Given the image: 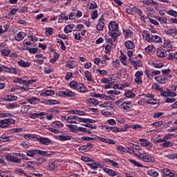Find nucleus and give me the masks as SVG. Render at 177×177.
<instances>
[{
  "instance_id": "nucleus-53",
  "label": "nucleus",
  "mask_w": 177,
  "mask_h": 177,
  "mask_svg": "<svg viewBox=\"0 0 177 177\" xmlns=\"http://www.w3.org/2000/svg\"><path fill=\"white\" fill-rule=\"evenodd\" d=\"M97 17V10H95L94 11H92L91 19L92 20H96Z\"/></svg>"
},
{
  "instance_id": "nucleus-58",
  "label": "nucleus",
  "mask_w": 177,
  "mask_h": 177,
  "mask_svg": "<svg viewBox=\"0 0 177 177\" xmlns=\"http://www.w3.org/2000/svg\"><path fill=\"white\" fill-rule=\"evenodd\" d=\"M53 71V69H52V67L48 66L47 68H45L44 73L45 74H50Z\"/></svg>"
},
{
  "instance_id": "nucleus-38",
  "label": "nucleus",
  "mask_w": 177,
  "mask_h": 177,
  "mask_svg": "<svg viewBox=\"0 0 177 177\" xmlns=\"http://www.w3.org/2000/svg\"><path fill=\"white\" fill-rule=\"evenodd\" d=\"M47 104L52 105V104H60V102L56 100H48Z\"/></svg>"
},
{
  "instance_id": "nucleus-4",
  "label": "nucleus",
  "mask_w": 177,
  "mask_h": 177,
  "mask_svg": "<svg viewBox=\"0 0 177 177\" xmlns=\"http://www.w3.org/2000/svg\"><path fill=\"white\" fill-rule=\"evenodd\" d=\"M5 157L8 161H10V162H15L17 164H20L21 162V159L15 157L10 153H6Z\"/></svg>"
},
{
  "instance_id": "nucleus-19",
  "label": "nucleus",
  "mask_w": 177,
  "mask_h": 177,
  "mask_svg": "<svg viewBox=\"0 0 177 177\" xmlns=\"http://www.w3.org/2000/svg\"><path fill=\"white\" fill-rule=\"evenodd\" d=\"M74 27H75V25H74L73 24L67 25L64 29L65 34H68V32H71V30H73Z\"/></svg>"
},
{
  "instance_id": "nucleus-6",
  "label": "nucleus",
  "mask_w": 177,
  "mask_h": 177,
  "mask_svg": "<svg viewBox=\"0 0 177 177\" xmlns=\"http://www.w3.org/2000/svg\"><path fill=\"white\" fill-rule=\"evenodd\" d=\"M3 68H6L7 73H10V74H19L20 73V69L17 68H15L13 66L8 67L3 66Z\"/></svg>"
},
{
  "instance_id": "nucleus-46",
  "label": "nucleus",
  "mask_w": 177,
  "mask_h": 177,
  "mask_svg": "<svg viewBox=\"0 0 177 177\" xmlns=\"http://www.w3.org/2000/svg\"><path fill=\"white\" fill-rule=\"evenodd\" d=\"M68 128L70 129V130L72 132H75V131H77V128H78V127L77 125H74V124H69V125H68Z\"/></svg>"
},
{
  "instance_id": "nucleus-28",
  "label": "nucleus",
  "mask_w": 177,
  "mask_h": 177,
  "mask_svg": "<svg viewBox=\"0 0 177 177\" xmlns=\"http://www.w3.org/2000/svg\"><path fill=\"white\" fill-rule=\"evenodd\" d=\"M140 142H141V146H143L145 147H149L150 146L151 143L147 141V139L142 138L140 140Z\"/></svg>"
},
{
  "instance_id": "nucleus-8",
  "label": "nucleus",
  "mask_w": 177,
  "mask_h": 177,
  "mask_svg": "<svg viewBox=\"0 0 177 177\" xmlns=\"http://www.w3.org/2000/svg\"><path fill=\"white\" fill-rule=\"evenodd\" d=\"M108 26L109 30L111 32L118 30V24L115 21H111Z\"/></svg>"
},
{
  "instance_id": "nucleus-42",
  "label": "nucleus",
  "mask_w": 177,
  "mask_h": 177,
  "mask_svg": "<svg viewBox=\"0 0 177 177\" xmlns=\"http://www.w3.org/2000/svg\"><path fill=\"white\" fill-rule=\"evenodd\" d=\"M111 131H112V132H122V131H125V130H124V129H120V128H118V127H111Z\"/></svg>"
},
{
  "instance_id": "nucleus-3",
  "label": "nucleus",
  "mask_w": 177,
  "mask_h": 177,
  "mask_svg": "<svg viewBox=\"0 0 177 177\" xmlns=\"http://www.w3.org/2000/svg\"><path fill=\"white\" fill-rule=\"evenodd\" d=\"M121 109L126 111H131L133 109V105L131 101H124L121 105Z\"/></svg>"
},
{
  "instance_id": "nucleus-54",
  "label": "nucleus",
  "mask_w": 177,
  "mask_h": 177,
  "mask_svg": "<svg viewBox=\"0 0 177 177\" xmlns=\"http://www.w3.org/2000/svg\"><path fill=\"white\" fill-rule=\"evenodd\" d=\"M168 15H170V16H174V17H176L177 16V12L174 10H170L167 12Z\"/></svg>"
},
{
  "instance_id": "nucleus-45",
  "label": "nucleus",
  "mask_w": 177,
  "mask_h": 177,
  "mask_svg": "<svg viewBox=\"0 0 177 177\" xmlns=\"http://www.w3.org/2000/svg\"><path fill=\"white\" fill-rule=\"evenodd\" d=\"M44 93H45L46 96H53V95H55V91L46 90Z\"/></svg>"
},
{
  "instance_id": "nucleus-55",
  "label": "nucleus",
  "mask_w": 177,
  "mask_h": 177,
  "mask_svg": "<svg viewBox=\"0 0 177 177\" xmlns=\"http://www.w3.org/2000/svg\"><path fill=\"white\" fill-rule=\"evenodd\" d=\"M162 124H164V122H162V121L156 122L152 124V127H155L156 128H158V127H161V125H162Z\"/></svg>"
},
{
  "instance_id": "nucleus-37",
  "label": "nucleus",
  "mask_w": 177,
  "mask_h": 177,
  "mask_svg": "<svg viewBox=\"0 0 177 177\" xmlns=\"http://www.w3.org/2000/svg\"><path fill=\"white\" fill-rule=\"evenodd\" d=\"M14 84H24V80L22 78L20 77H15L13 80Z\"/></svg>"
},
{
  "instance_id": "nucleus-57",
  "label": "nucleus",
  "mask_w": 177,
  "mask_h": 177,
  "mask_svg": "<svg viewBox=\"0 0 177 177\" xmlns=\"http://www.w3.org/2000/svg\"><path fill=\"white\" fill-rule=\"evenodd\" d=\"M46 34L48 35H53V30L52 28H46Z\"/></svg>"
},
{
  "instance_id": "nucleus-11",
  "label": "nucleus",
  "mask_w": 177,
  "mask_h": 177,
  "mask_svg": "<svg viewBox=\"0 0 177 177\" xmlns=\"http://www.w3.org/2000/svg\"><path fill=\"white\" fill-rule=\"evenodd\" d=\"M39 142H40L41 145H45L46 146H48L52 143V140H50V139L45 137H40L39 138Z\"/></svg>"
},
{
  "instance_id": "nucleus-15",
  "label": "nucleus",
  "mask_w": 177,
  "mask_h": 177,
  "mask_svg": "<svg viewBox=\"0 0 177 177\" xmlns=\"http://www.w3.org/2000/svg\"><path fill=\"white\" fill-rule=\"evenodd\" d=\"M76 91H78V92H88V88L84 86V84L79 82Z\"/></svg>"
},
{
  "instance_id": "nucleus-48",
  "label": "nucleus",
  "mask_w": 177,
  "mask_h": 177,
  "mask_svg": "<svg viewBox=\"0 0 177 177\" xmlns=\"http://www.w3.org/2000/svg\"><path fill=\"white\" fill-rule=\"evenodd\" d=\"M80 151H89L91 150V148H88V146L83 145L79 148Z\"/></svg>"
},
{
  "instance_id": "nucleus-49",
  "label": "nucleus",
  "mask_w": 177,
  "mask_h": 177,
  "mask_svg": "<svg viewBox=\"0 0 177 177\" xmlns=\"http://www.w3.org/2000/svg\"><path fill=\"white\" fill-rule=\"evenodd\" d=\"M21 146L22 147H24L25 149H28V147H30V142H28V141H22V142L21 143Z\"/></svg>"
},
{
  "instance_id": "nucleus-63",
  "label": "nucleus",
  "mask_w": 177,
  "mask_h": 177,
  "mask_svg": "<svg viewBox=\"0 0 177 177\" xmlns=\"http://www.w3.org/2000/svg\"><path fill=\"white\" fill-rule=\"evenodd\" d=\"M37 52H38V48H30V49H29V53L35 55Z\"/></svg>"
},
{
  "instance_id": "nucleus-26",
  "label": "nucleus",
  "mask_w": 177,
  "mask_h": 177,
  "mask_svg": "<svg viewBox=\"0 0 177 177\" xmlns=\"http://www.w3.org/2000/svg\"><path fill=\"white\" fill-rule=\"evenodd\" d=\"M151 67H153L154 68H162L164 67V64L163 63H151Z\"/></svg>"
},
{
  "instance_id": "nucleus-14",
  "label": "nucleus",
  "mask_w": 177,
  "mask_h": 177,
  "mask_svg": "<svg viewBox=\"0 0 177 177\" xmlns=\"http://www.w3.org/2000/svg\"><path fill=\"white\" fill-rule=\"evenodd\" d=\"M17 64H19V66H20L21 67L26 68L30 67V66H31V62H26L23 59H21L17 62Z\"/></svg>"
},
{
  "instance_id": "nucleus-40",
  "label": "nucleus",
  "mask_w": 177,
  "mask_h": 177,
  "mask_svg": "<svg viewBox=\"0 0 177 177\" xmlns=\"http://www.w3.org/2000/svg\"><path fill=\"white\" fill-rule=\"evenodd\" d=\"M56 165L55 164V162H49L48 165L47 166L48 169H49L50 171H53Z\"/></svg>"
},
{
  "instance_id": "nucleus-30",
  "label": "nucleus",
  "mask_w": 177,
  "mask_h": 177,
  "mask_svg": "<svg viewBox=\"0 0 177 177\" xmlns=\"http://www.w3.org/2000/svg\"><path fill=\"white\" fill-rule=\"evenodd\" d=\"M166 34H167V35H176V28H169L167 31H166Z\"/></svg>"
},
{
  "instance_id": "nucleus-16",
  "label": "nucleus",
  "mask_w": 177,
  "mask_h": 177,
  "mask_svg": "<svg viewBox=\"0 0 177 177\" xmlns=\"http://www.w3.org/2000/svg\"><path fill=\"white\" fill-rule=\"evenodd\" d=\"M37 154H40L44 157H50L52 154H53V152H49L48 151H42V150L37 149Z\"/></svg>"
},
{
  "instance_id": "nucleus-47",
  "label": "nucleus",
  "mask_w": 177,
  "mask_h": 177,
  "mask_svg": "<svg viewBox=\"0 0 177 177\" xmlns=\"http://www.w3.org/2000/svg\"><path fill=\"white\" fill-rule=\"evenodd\" d=\"M48 129L53 133H60V131L55 127H48Z\"/></svg>"
},
{
  "instance_id": "nucleus-60",
  "label": "nucleus",
  "mask_w": 177,
  "mask_h": 177,
  "mask_svg": "<svg viewBox=\"0 0 177 177\" xmlns=\"http://www.w3.org/2000/svg\"><path fill=\"white\" fill-rule=\"evenodd\" d=\"M59 20H68V17L66 16L64 13H62L59 15Z\"/></svg>"
},
{
  "instance_id": "nucleus-32",
  "label": "nucleus",
  "mask_w": 177,
  "mask_h": 177,
  "mask_svg": "<svg viewBox=\"0 0 177 177\" xmlns=\"http://www.w3.org/2000/svg\"><path fill=\"white\" fill-rule=\"evenodd\" d=\"M168 60H176L177 61V52L175 53H169Z\"/></svg>"
},
{
  "instance_id": "nucleus-24",
  "label": "nucleus",
  "mask_w": 177,
  "mask_h": 177,
  "mask_svg": "<svg viewBox=\"0 0 177 177\" xmlns=\"http://www.w3.org/2000/svg\"><path fill=\"white\" fill-rule=\"evenodd\" d=\"M26 154L28 157H34L35 156H37V154H38L37 149L28 150Z\"/></svg>"
},
{
  "instance_id": "nucleus-17",
  "label": "nucleus",
  "mask_w": 177,
  "mask_h": 177,
  "mask_svg": "<svg viewBox=\"0 0 177 177\" xmlns=\"http://www.w3.org/2000/svg\"><path fill=\"white\" fill-rule=\"evenodd\" d=\"M155 81H157L159 84H165L167 81H168V78L159 75L158 77H155Z\"/></svg>"
},
{
  "instance_id": "nucleus-51",
  "label": "nucleus",
  "mask_w": 177,
  "mask_h": 177,
  "mask_svg": "<svg viewBox=\"0 0 177 177\" xmlns=\"http://www.w3.org/2000/svg\"><path fill=\"white\" fill-rule=\"evenodd\" d=\"M17 174H21L22 175H24V176L31 177V176H28L26 173H24V170L23 169H17L16 170Z\"/></svg>"
},
{
  "instance_id": "nucleus-23",
  "label": "nucleus",
  "mask_w": 177,
  "mask_h": 177,
  "mask_svg": "<svg viewBox=\"0 0 177 177\" xmlns=\"http://www.w3.org/2000/svg\"><path fill=\"white\" fill-rule=\"evenodd\" d=\"M127 49H133L135 48V44L131 41H127L124 43Z\"/></svg>"
},
{
  "instance_id": "nucleus-56",
  "label": "nucleus",
  "mask_w": 177,
  "mask_h": 177,
  "mask_svg": "<svg viewBox=\"0 0 177 177\" xmlns=\"http://www.w3.org/2000/svg\"><path fill=\"white\" fill-rule=\"evenodd\" d=\"M20 89H25V91H28L30 89V87H28V83L24 82L23 86H19Z\"/></svg>"
},
{
  "instance_id": "nucleus-27",
  "label": "nucleus",
  "mask_w": 177,
  "mask_h": 177,
  "mask_svg": "<svg viewBox=\"0 0 177 177\" xmlns=\"http://www.w3.org/2000/svg\"><path fill=\"white\" fill-rule=\"evenodd\" d=\"M151 42H155L156 44H160V42H162L161 37H160L157 35H153V37L152 39Z\"/></svg>"
},
{
  "instance_id": "nucleus-35",
  "label": "nucleus",
  "mask_w": 177,
  "mask_h": 177,
  "mask_svg": "<svg viewBox=\"0 0 177 177\" xmlns=\"http://www.w3.org/2000/svg\"><path fill=\"white\" fill-rule=\"evenodd\" d=\"M75 118H77L75 115H71L66 118V121L69 124H73L74 120H75Z\"/></svg>"
},
{
  "instance_id": "nucleus-1",
  "label": "nucleus",
  "mask_w": 177,
  "mask_h": 177,
  "mask_svg": "<svg viewBox=\"0 0 177 177\" xmlns=\"http://www.w3.org/2000/svg\"><path fill=\"white\" fill-rule=\"evenodd\" d=\"M15 120L12 118L0 120V128H8L12 124H15Z\"/></svg>"
},
{
  "instance_id": "nucleus-13",
  "label": "nucleus",
  "mask_w": 177,
  "mask_h": 177,
  "mask_svg": "<svg viewBox=\"0 0 177 177\" xmlns=\"http://www.w3.org/2000/svg\"><path fill=\"white\" fill-rule=\"evenodd\" d=\"M165 55H167V51L165 50V49L162 47L158 48L157 56H158V57H165Z\"/></svg>"
},
{
  "instance_id": "nucleus-10",
  "label": "nucleus",
  "mask_w": 177,
  "mask_h": 177,
  "mask_svg": "<svg viewBox=\"0 0 177 177\" xmlns=\"http://www.w3.org/2000/svg\"><path fill=\"white\" fill-rule=\"evenodd\" d=\"M143 34L144 35H145L146 41H147V42H151V41L153 40V37H154V35L150 33L149 30H144Z\"/></svg>"
},
{
  "instance_id": "nucleus-44",
  "label": "nucleus",
  "mask_w": 177,
  "mask_h": 177,
  "mask_svg": "<svg viewBox=\"0 0 177 177\" xmlns=\"http://www.w3.org/2000/svg\"><path fill=\"white\" fill-rule=\"evenodd\" d=\"M1 55L3 56H9V55H10V50H9V49H3L1 50Z\"/></svg>"
},
{
  "instance_id": "nucleus-33",
  "label": "nucleus",
  "mask_w": 177,
  "mask_h": 177,
  "mask_svg": "<svg viewBox=\"0 0 177 177\" xmlns=\"http://www.w3.org/2000/svg\"><path fill=\"white\" fill-rule=\"evenodd\" d=\"M132 11L136 13V15H138V16H142V14L143 12L142 10L136 7H133L132 8Z\"/></svg>"
},
{
  "instance_id": "nucleus-5",
  "label": "nucleus",
  "mask_w": 177,
  "mask_h": 177,
  "mask_svg": "<svg viewBox=\"0 0 177 177\" xmlns=\"http://www.w3.org/2000/svg\"><path fill=\"white\" fill-rule=\"evenodd\" d=\"M57 139L61 142L71 140V139H73V136L67 133H63L62 135L58 136Z\"/></svg>"
},
{
  "instance_id": "nucleus-7",
  "label": "nucleus",
  "mask_w": 177,
  "mask_h": 177,
  "mask_svg": "<svg viewBox=\"0 0 177 177\" xmlns=\"http://www.w3.org/2000/svg\"><path fill=\"white\" fill-rule=\"evenodd\" d=\"M109 35L111 37L113 41L115 42V41H117V38L121 35V31L118 30L116 31L109 32Z\"/></svg>"
},
{
  "instance_id": "nucleus-41",
  "label": "nucleus",
  "mask_w": 177,
  "mask_h": 177,
  "mask_svg": "<svg viewBox=\"0 0 177 177\" xmlns=\"http://www.w3.org/2000/svg\"><path fill=\"white\" fill-rule=\"evenodd\" d=\"M162 173L164 174V175H165L166 176H170L172 175V171H171V170H169V169H164L162 170Z\"/></svg>"
},
{
  "instance_id": "nucleus-18",
  "label": "nucleus",
  "mask_w": 177,
  "mask_h": 177,
  "mask_svg": "<svg viewBox=\"0 0 177 177\" xmlns=\"http://www.w3.org/2000/svg\"><path fill=\"white\" fill-rule=\"evenodd\" d=\"M4 102H15L17 100L16 95H6L3 98Z\"/></svg>"
},
{
  "instance_id": "nucleus-29",
  "label": "nucleus",
  "mask_w": 177,
  "mask_h": 177,
  "mask_svg": "<svg viewBox=\"0 0 177 177\" xmlns=\"http://www.w3.org/2000/svg\"><path fill=\"white\" fill-rule=\"evenodd\" d=\"M129 162H131L133 165H134V167H138V168H143V166L142 165V164H140V162H138L136 160H133L132 159L129 160Z\"/></svg>"
},
{
  "instance_id": "nucleus-25",
  "label": "nucleus",
  "mask_w": 177,
  "mask_h": 177,
  "mask_svg": "<svg viewBox=\"0 0 177 177\" xmlns=\"http://www.w3.org/2000/svg\"><path fill=\"white\" fill-rule=\"evenodd\" d=\"M124 96H126V97L132 99L136 96V95L133 92L128 90L125 91Z\"/></svg>"
},
{
  "instance_id": "nucleus-20",
  "label": "nucleus",
  "mask_w": 177,
  "mask_h": 177,
  "mask_svg": "<svg viewBox=\"0 0 177 177\" xmlns=\"http://www.w3.org/2000/svg\"><path fill=\"white\" fill-rule=\"evenodd\" d=\"M52 125L53 128H56L57 129H60V128H63V127H64L63 123H62L60 121L53 122Z\"/></svg>"
},
{
  "instance_id": "nucleus-22",
  "label": "nucleus",
  "mask_w": 177,
  "mask_h": 177,
  "mask_svg": "<svg viewBox=\"0 0 177 177\" xmlns=\"http://www.w3.org/2000/svg\"><path fill=\"white\" fill-rule=\"evenodd\" d=\"M84 75L87 81H88L89 82H94L93 79H92V73H91L89 71H86L84 72Z\"/></svg>"
},
{
  "instance_id": "nucleus-52",
  "label": "nucleus",
  "mask_w": 177,
  "mask_h": 177,
  "mask_svg": "<svg viewBox=\"0 0 177 177\" xmlns=\"http://www.w3.org/2000/svg\"><path fill=\"white\" fill-rule=\"evenodd\" d=\"M17 107V103L13 102L6 106L7 109H16Z\"/></svg>"
},
{
  "instance_id": "nucleus-34",
  "label": "nucleus",
  "mask_w": 177,
  "mask_h": 177,
  "mask_svg": "<svg viewBox=\"0 0 177 177\" xmlns=\"http://www.w3.org/2000/svg\"><path fill=\"white\" fill-rule=\"evenodd\" d=\"M88 102L90 104H94V106H97V104H99V101L95 98H89Z\"/></svg>"
},
{
  "instance_id": "nucleus-50",
  "label": "nucleus",
  "mask_w": 177,
  "mask_h": 177,
  "mask_svg": "<svg viewBox=\"0 0 177 177\" xmlns=\"http://www.w3.org/2000/svg\"><path fill=\"white\" fill-rule=\"evenodd\" d=\"M96 8H97V4L96 3V2L93 1V3H90V6L88 7V9L90 10H93V9H96Z\"/></svg>"
},
{
  "instance_id": "nucleus-36",
  "label": "nucleus",
  "mask_w": 177,
  "mask_h": 177,
  "mask_svg": "<svg viewBox=\"0 0 177 177\" xmlns=\"http://www.w3.org/2000/svg\"><path fill=\"white\" fill-rule=\"evenodd\" d=\"M65 97H73L74 93L70 90L64 91Z\"/></svg>"
},
{
  "instance_id": "nucleus-61",
  "label": "nucleus",
  "mask_w": 177,
  "mask_h": 177,
  "mask_svg": "<svg viewBox=\"0 0 177 177\" xmlns=\"http://www.w3.org/2000/svg\"><path fill=\"white\" fill-rule=\"evenodd\" d=\"M25 139H35V136L32 134H25L24 135Z\"/></svg>"
},
{
  "instance_id": "nucleus-64",
  "label": "nucleus",
  "mask_w": 177,
  "mask_h": 177,
  "mask_svg": "<svg viewBox=\"0 0 177 177\" xmlns=\"http://www.w3.org/2000/svg\"><path fill=\"white\" fill-rule=\"evenodd\" d=\"M145 52H146V53H150L153 52V46H148L145 48Z\"/></svg>"
},
{
  "instance_id": "nucleus-21",
  "label": "nucleus",
  "mask_w": 177,
  "mask_h": 177,
  "mask_svg": "<svg viewBox=\"0 0 177 177\" xmlns=\"http://www.w3.org/2000/svg\"><path fill=\"white\" fill-rule=\"evenodd\" d=\"M104 171H105L106 174H108V175H109L110 176H117L118 175L114 170L110 169L109 168L104 169Z\"/></svg>"
},
{
  "instance_id": "nucleus-12",
  "label": "nucleus",
  "mask_w": 177,
  "mask_h": 177,
  "mask_svg": "<svg viewBox=\"0 0 177 177\" xmlns=\"http://www.w3.org/2000/svg\"><path fill=\"white\" fill-rule=\"evenodd\" d=\"M27 36L26 34H25L24 32H19L17 34V36L15 37V41H17L18 42H20V41H23L24 38Z\"/></svg>"
},
{
  "instance_id": "nucleus-39",
  "label": "nucleus",
  "mask_w": 177,
  "mask_h": 177,
  "mask_svg": "<svg viewBox=\"0 0 177 177\" xmlns=\"http://www.w3.org/2000/svg\"><path fill=\"white\" fill-rule=\"evenodd\" d=\"M78 82L77 81H72L70 82L69 85L72 89H77V86L78 85Z\"/></svg>"
},
{
  "instance_id": "nucleus-62",
  "label": "nucleus",
  "mask_w": 177,
  "mask_h": 177,
  "mask_svg": "<svg viewBox=\"0 0 177 177\" xmlns=\"http://www.w3.org/2000/svg\"><path fill=\"white\" fill-rule=\"evenodd\" d=\"M9 174H10V171H4L3 172L0 173V176L1 177H9Z\"/></svg>"
},
{
  "instance_id": "nucleus-59",
  "label": "nucleus",
  "mask_w": 177,
  "mask_h": 177,
  "mask_svg": "<svg viewBox=\"0 0 177 177\" xmlns=\"http://www.w3.org/2000/svg\"><path fill=\"white\" fill-rule=\"evenodd\" d=\"M163 147H171L173 146L171 142L169 141H165L162 144Z\"/></svg>"
},
{
  "instance_id": "nucleus-43",
  "label": "nucleus",
  "mask_w": 177,
  "mask_h": 177,
  "mask_svg": "<svg viewBox=\"0 0 177 177\" xmlns=\"http://www.w3.org/2000/svg\"><path fill=\"white\" fill-rule=\"evenodd\" d=\"M82 161H84L85 162H93V160L89 157H86L85 156H82Z\"/></svg>"
},
{
  "instance_id": "nucleus-2",
  "label": "nucleus",
  "mask_w": 177,
  "mask_h": 177,
  "mask_svg": "<svg viewBox=\"0 0 177 177\" xmlns=\"http://www.w3.org/2000/svg\"><path fill=\"white\" fill-rule=\"evenodd\" d=\"M138 157L145 162H156V160L149 153H142V155H140Z\"/></svg>"
},
{
  "instance_id": "nucleus-9",
  "label": "nucleus",
  "mask_w": 177,
  "mask_h": 177,
  "mask_svg": "<svg viewBox=\"0 0 177 177\" xmlns=\"http://www.w3.org/2000/svg\"><path fill=\"white\" fill-rule=\"evenodd\" d=\"M104 19L103 18V15H102V17L99 19V23L97 24V30L98 31H102L103 28H104Z\"/></svg>"
},
{
  "instance_id": "nucleus-31",
  "label": "nucleus",
  "mask_w": 177,
  "mask_h": 177,
  "mask_svg": "<svg viewBox=\"0 0 177 177\" xmlns=\"http://www.w3.org/2000/svg\"><path fill=\"white\" fill-rule=\"evenodd\" d=\"M28 102L30 104H35V103H37V102H39V98L35 97H32V98H29V99H28Z\"/></svg>"
}]
</instances>
